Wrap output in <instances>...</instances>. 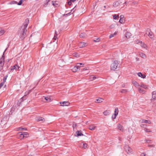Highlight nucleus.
<instances>
[{
  "label": "nucleus",
  "mask_w": 156,
  "mask_h": 156,
  "mask_svg": "<svg viewBox=\"0 0 156 156\" xmlns=\"http://www.w3.org/2000/svg\"><path fill=\"white\" fill-rule=\"evenodd\" d=\"M140 121L142 123L148 124H150L151 123V122L150 120H146L144 119H141Z\"/></svg>",
  "instance_id": "4468645a"
},
{
  "label": "nucleus",
  "mask_w": 156,
  "mask_h": 156,
  "mask_svg": "<svg viewBox=\"0 0 156 156\" xmlns=\"http://www.w3.org/2000/svg\"><path fill=\"white\" fill-rule=\"evenodd\" d=\"M137 75L139 77H140L142 78H145L146 77V76L143 74L141 72L138 73Z\"/></svg>",
  "instance_id": "412c9836"
},
{
  "label": "nucleus",
  "mask_w": 156,
  "mask_h": 156,
  "mask_svg": "<svg viewBox=\"0 0 156 156\" xmlns=\"http://www.w3.org/2000/svg\"><path fill=\"white\" fill-rule=\"evenodd\" d=\"M117 34V32L115 31L114 34H112L110 35L109 36V38H111L112 37H114V36L116 35Z\"/></svg>",
  "instance_id": "c85d7f7f"
},
{
  "label": "nucleus",
  "mask_w": 156,
  "mask_h": 156,
  "mask_svg": "<svg viewBox=\"0 0 156 156\" xmlns=\"http://www.w3.org/2000/svg\"><path fill=\"white\" fill-rule=\"evenodd\" d=\"M44 99L48 102H50L51 101V97L50 96L44 97Z\"/></svg>",
  "instance_id": "cd10ccee"
},
{
  "label": "nucleus",
  "mask_w": 156,
  "mask_h": 156,
  "mask_svg": "<svg viewBox=\"0 0 156 156\" xmlns=\"http://www.w3.org/2000/svg\"><path fill=\"white\" fill-rule=\"evenodd\" d=\"M140 86L146 90L148 89V85L144 84L143 83L140 84Z\"/></svg>",
  "instance_id": "f8f14e48"
},
{
  "label": "nucleus",
  "mask_w": 156,
  "mask_h": 156,
  "mask_svg": "<svg viewBox=\"0 0 156 156\" xmlns=\"http://www.w3.org/2000/svg\"><path fill=\"white\" fill-rule=\"evenodd\" d=\"M84 64L82 63H77L76 64V66H78V69H79L80 67H83L84 66Z\"/></svg>",
  "instance_id": "7c9ffc66"
},
{
  "label": "nucleus",
  "mask_w": 156,
  "mask_h": 156,
  "mask_svg": "<svg viewBox=\"0 0 156 156\" xmlns=\"http://www.w3.org/2000/svg\"><path fill=\"white\" fill-rule=\"evenodd\" d=\"M27 24H25L23 27H21V28L19 31V35L20 37L22 38H23L25 36V33L27 31L26 28L27 27Z\"/></svg>",
  "instance_id": "f257e3e1"
},
{
  "label": "nucleus",
  "mask_w": 156,
  "mask_h": 156,
  "mask_svg": "<svg viewBox=\"0 0 156 156\" xmlns=\"http://www.w3.org/2000/svg\"><path fill=\"white\" fill-rule=\"evenodd\" d=\"M87 144L86 143H81L80 144V147L82 148L86 149L87 147Z\"/></svg>",
  "instance_id": "9b49d317"
},
{
  "label": "nucleus",
  "mask_w": 156,
  "mask_h": 156,
  "mask_svg": "<svg viewBox=\"0 0 156 156\" xmlns=\"http://www.w3.org/2000/svg\"><path fill=\"white\" fill-rule=\"evenodd\" d=\"M118 108H115V112H114V114L112 116V118L113 119H115L116 116L118 115Z\"/></svg>",
  "instance_id": "6e6552de"
},
{
  "label": "nucleus",
  "mask_w": 156,
  "mask_h": 156,
  "mask_svg": "<svg viewBox=\"0 0 156 156\" xmlns=\"http://www.w3.org/2000/svg\"><path fill=\"white\" fill-rule=\"evenodd\" d=\"M103 100V99L102 98H99L96 100L95 102L96 103H101L102 102Z\"/></svg>",
  "instance_id": "a878e982"
},
{
  "label": "nucleus",
  "mask_w": 156,
  "mask_h": 156,
  "mask_svg": "<svg viewBox=\"0 0 156 156\" xmlns=\"http://www.w3.org/2000/svg\"><path fill=\"white\" fill-rule=\"evenodd\" d=\"M4 83L3 82H2L0 84V88H1L4 85Z\"/></svg>",
  "instance_id": "8fccbe9b"
},
{
  "label": "nucleus",
  "mask_w": 156,
  "mask_h": 156,
  "mask_svg": "<svg viewBox=\"0 0 156 156\" xmlns=\"http://www.w3.org/2000/svg\"><path fill=\"white\" fill-rule=\"evenodd\" d=\"M100 40H101V39L100 38H96L94 40V41L95 42H98L100 41Z\"/></svg>",
  "instance_id": "a19ab883"
},
{
  "label": "nucleus",
  "mask_w": 156,
  "mask_h": 156,
  "mask_svg": "<svg viewBox=\"0 0 156 156\" xmlns=\"http://www.w3.org/2000/svg\"><path fill=\"white\" fill-rule=\"evenodd\" d=\"M61 105L62 106H68L69 105V103L68 101H64L62 102H60Z\"/></svg>",
  "instance_id": "ddd939ff"
},
{
  "label": "nucleus",
  "mask_w": 156,
  "mask_h": 156,
  "mask_svg": "<svg viewBox=\"0 0 156 156\" xmlns=\"http://www.w3.org/2000/svg\"><path fill=\"white\" fill-rule=\"evenodd\" d=\"M71 1L74 2L76 1V0H70Z\"/></svg>",
  "instance_id": "052dcab7"
},
{
  "label": "nucleus",
  "mask_w": 156,
  "mask_h": 156,
  "mask_svg": "<svg viewBox=\"0 0 156 156\" xmlns=\"http://www.w3.org/2000/svg\"><path fill=\"white\" fill-rule=\"evenodd\" d=\"M88 69V67H86V68H84L83 69V71H85V70H87Z\"/></svg>",
  "instance_id": "864d4df0"
},
{
  "label": "nucleus",
  "mask_w": 156,
  "mask_h": 156,
  "mask_svg": "<svg viewBox=\"0 0 156 156\" xmlns=\"http://www.w3.org/2000/svg\"><path fill=\"white\" fill-rule=\"evenodd\" d=\"M124 149L127 153H129L132 151V150L128 145H126L124 147Z\"/></svg>",
  "instance_id": "423d86ee"
},
{
  "label": "nucleus",
  "mask_w": 156,
  "mask_h": 156,
  "mask_svg": "<svg viewBox=\"0 0 156 156\" xmlns=\"http://www.w3.org/2000/svg\"><path fill=\"white\" fill-rule=\"evenodd\" d=\"M19 67L17 64L14 65L13 66H12L10 69V71L11 72H15L19 70Z\"/></svg>",
  "instance_id": "20e7f679"
},
{
  "label": "nucleus",
  "mask_w": 156,
  "mask_h": 156,
  "mask_svg": "<svg viewBox=\"0 0 156 156\" xmlns=\"http://www.w3.org/2000/svg\"><path fill=\"white\" fill-rule=\"evenodd\" d=\"M81 37H84L86 36V34L84 33H81L80 35Z\"/></svg>",
  "instance_id": "c9c22d12"
},
{
  "label": "nucleus",
  "mask_w": 156,
  "mask_h": 156,
  "mask_svg": "<svg viewBox=\"0 0 156 156\" xmlns=\"http://www.w3.org/2000/svg\"><path fill=\"white\" fill-rule=\"evenodd\" d=\"M128 91V90L127 89H121L120 90V92L121 93H124V94L126 93Z\"/></svg>",
  "instance_id": "393cba45"
},
{
  "label": "nucleus",
  "mask_w": 156,
  "mask_h": 156,
  "mask_svg": "<svg viewBox=\"0 0 156 156\" xmlns=\"http://www.w3.org/2000/svg\"><path fill=\"white\" fill-rule=\"evenodd\" d=\"M115 25L114 24H112L109 27V29H112L114 28L115 27Z\"/></svg>",
  "instance_id": "de8ad7c7"
},
{
  "label": "nucleus",
  "mask_w": 156,
  "mask_h": 156,
  "mask_svg": "<svg viewBox=\"0 0 156 156\" xmlns=\"http://www.w3.org/2000/svg\"><path fill=\"white\" fill-rule=\"evenodd\" d=\"M56 36L55 35L54 37H53V39H55V40H56Z\"/></svg>",
  "instance_id": "4d7b16f0"
},
{
  "label": "nucleus",
  "mask_w": 156,
  "mask_h": 156,
  "mask_svg": "<svg viewBox=\"0 0 156 156\" xmlns=\"http://www.w3.org/2000/svg\"><path fill=\"white\" fill-rule=\"evenodd\" d=\"M23 136H24V137H28L29 134L27 133L26 132H23Z\"/></svg>",
  "instance_id": "f704fd0d"
},
{
  "label": "nucleus",
  "mask_w": 156,
  "mask_h": 156,
  "mask_svg": "<svg viewBox=\"0 0 156 156\" xmlns=\"http://www.w3.org/2000/svg\"><path fill=\"white\" fill-rule=\"evenodd\" d=\"M17 3V2L16 1H13L9 3H8V4H16Z\"/></svg>",
  "instance_id": "58836bf2"
},
{
  "label": "nucleus",
  "mask_w": 156,
  "mask_h": 156,
  "mask_svg": "<svg viewBox=\"0 0 156 156\" xmlns=\"http://www.w3.org/2000/svg\"><path fill=\"white\" fill-rule=\"evenodd\" d=\"M130 128H129V129H128V131L130 133L131 132L130 131V130L129 129Z\"/></svg>",
  "instance_id": "bf43d9fd"
},
{
  "label": "nucleus",
  "mask_w": 156,
  "mask_h": 156,
  "mask_svg": "<svg viewBox=\"0 0 156 156\" xmlns=\"http://www.w3.org/2000/svg\"><path fill=\"white\" fill-rule=\"evenodd\" d=\"M125 22V19L123 15H121L120 17L119 22L121 23H124Z\"/></svg>",
  "instance_id": "0eeeda50"
},
{
  "label": "nucleus",
  "mask_w": 156,
  "mask_h": 156,
  "mask_svg": "<svg viewBox=\"0 0 156 156\" xmlns=\"http://www.w3.org/2000/svg\"><path fill=\"white\" fill-rule=\"evenodd\" d=\"M7 76H5L3 79V83H5L6 82V80L7 79Z\"/></svg>",
  "instance_id": "37998d69"
},
{
  "label": "nucleus",
  "mask_w": 156,
  "mask_h": 156,
  "mask_svg": "<svg viewBox=\"0 0 156 156\" xmlns=\"http://www.w3.org/2000/svg\"><path fill=\"white\" fill-rule=\"evenodd\" d=\"M68 4L69 5H71V2H68Z\"/></svg>",
  "instance_id": "6e6d98bb"
},
{
  "label": "nucleus",
  "mask_w": 156,
  "mask_h": 156,
  "mask_svg": "<svg viewBox=\"0 0 156 156\" xmlns=\"http://www.w3.org/2000/svg\"><path fill=\"white\" fill-rule=\"evenodd\" d=\"M5 32V30L0 28V36L3 35Z\"/></svg>",
  "instance_id": "c756f323"
},
{
  "label": "nucleus",
  "mask_w": 156,
  "mask_h": 156,
  "mask_svg": "<svg viewBox=\"0 0 156 156\" xmlns=\"http://www.w3.org/2000/svg\"><path fill=\"white\" fill-rule=\"evenodd\" d=\"M136 43H140L141 44V46L142 48L147 50L148 49V47L144 43H142V41H136Z\"/></svg>",
  "instance_id": "39448f33"
},
{
  "label": "nucleus",
  "mask_w": 156,
  "mask_h": 156,
  "mask_svg": "<svg viewBox=\"0 0 156 156\" xmlns=\"http://www.w3.org/2000/svg\"><path fill=\"white\" fill-rule=\"evenodd\" d=\"M140 57L143 58H145L146 56L142 52H141L139 54Z\"/></svg>",
  "instance_id": "2f4dec72"
},
{
  "label": "nucleus",
  "mask_w": 156,
  "mask_h": 156,
  "mask_svg": "<svg viewBox=\"0 0 156 156\" xmlns=\"http://www.w3.org/2000/svg\"><path fill=\"white\" fill-rule=\"evenodd\" d=\"M87 45V44L84 42H80L79 44V46L80 48L83 47Z\"/></svg>",
  "instance_id": "dca6fc26"
},
{
  "label": "nucleus",
  "mask_w": 156,
  "mask_h": 156,
  "mask_svg": "<svg viewBox=\"0 0 156 156\" xmlns=\"http://www.w3.org/2000/svg\"><path fill=\"white\" fill-rule=\"evenodd\" d=\"M120 3V2L119 1L116 2L113 4V6L115 7H118Z\"/></svg>",
  "instance_id": "f3484780"
},
{
  "label": "nucleus",
  "mask_w": 156,
  "mask_h": 156,
  "mask_svg": "<svg viewBox=\"0 0 156 156\" xmlns=\"http://www.w3.org/2000/svg\"><path fill=\"white\" fill-rule=\"evenodd\" d=\"M76 126V124H73V129H74V128H75Z\"/></svg>",
  "instance_id": "3c124183"
},
{
  "label": "nucleus",
  "mask_w": 156,
  "mask_h": 156,
  "mask_svg": "<svg viewBox=\"0 0 156 156\" xmlns=\"http://www.w3.org/2000/svg\"><path fill=\"white\" fill-rule=\"evenodd\" d=\"M132 83L136 87H138L139 86H140V85L136 81H133L132 82Z\"/></svg>",
  "instance_id": "b1692460"
},
{
  "label": "nucleus",
  "mask_w": 156,
  "mask_h": 156,
  "mask_svg": "<svg viewBox=\"0 0 156 156\" xmlns=\"http://www.w3.org/2000/svg\"><path fill=\"white\" fill-rule=\"evenodd\" d=\"M83 134L80 131H78L76 132L75 134V136H83Z\"/></svg>",
  "instance_id": "2eb2a0df"
},
{
  "label": "nucleus",
  "mask_w": 156,
  "mask_h": 156,
  "mask_svg": "<svg viewBox=\"0 0 156 156\" xmlns=\"http://www.w3.org/2000/svg\"><path fill=\"white\" fill-rule=\"evenodd\" d=\"M125 4L126 5L127 4V2H125Z\"/></svg>",
  "instance_id": "680f3d73"
},
{
  "label": "nucleus",
  "mask_w": 156,
  "mask_h": 156,
  "mask_svg": "<svg viewBox=\"0 0 156 156\" xmlns=\"http://www.w3.org/2000/svg\"><path fill=\"white\" fill-rule=\"evenodd\" d=\"M138 90L140 93H142V94H145L146 92V91L144 90L141 89L140 87H139L138 88Z\"/></svg>",
  "instance_id": "aec40b11"
},
{
  "label": "nucleus",
  "mask_w": 156,
  "mask_h": 156,
  "mask_svg": "<svg viewBox=\"0 0 156 156\" xmlns=\"http://www.w3.org/2000/svg\"><path fill=\"white\" fill-rule=\"evenodd\" d=\"M140 126L141 127L144 128L145 129L147 127V125H145V124H142L140 125Z\"/></svg>",
  "instance_id": "a18cd8bd"
},
{
  "label": "nucleus",
  "mask_w": 156,
  "mask_h": 156,
  "mask_svg": "<svg viewBox=\"0 0 156 156\" xmlns=\"http://www.w3.org/2000/svg\"><path fill=\"white\" fill-rule=\"evenodd\" d=\"M78 66H76L72 69V70L73 72H75L77 71L78 69Z\"/></svg>",
  "instance_id": "5701e85b"
},
{
  "label": "nucleus",
  "mask_w": 156,
  "mask_h": 156,
  "mask_svg": "<svg viewBox=\"0 0 156 156\" xmlns=\"http://www.w3.org/2000/svg\"><path fill=\"white\" fill-rule=\"evenodd\" d=\"M118 65V62L116 60L114 61L111 64V69L112 70H115L117 67Z\"/></svg>",
  "instance_id": "f03ea898"
},
{
  "label": "nucleus",
  "mask_w": 156,
  "mask_h": 156,
  "mask_svg": "<svg viewBox=\"0 0 156 156\" xmlns=\"http://www.w3.org/2000/svg\"><path fill=\"white\" fill-rule=\"evenodd\" d=\"M55 34L56 35H57V34H57V32L56 31H55Z\"/></svg>",
  "instance_id": "13d9d810"
},
{
  "label": "nucleus",
  "mask_w": 156,
  "mask_h": 156,
  "mask_svg": "<svg viewBox=\"0 0 156 156\" xmlns=\"http://www.w3.org/2000/svg\"><path fill=\"white\" fill-rule=\"evenodd\" d=\"M23 0H20V1L18 3H17V4L18 5H21L23 3Z\"/></svg>",
  "instance_id": "49530a36"
},
{
  "label": "nucleus",
  "mask_w": 156,
  "mask_h": 156,
  "mask_svg": "<svg viewBox=\"0 0 156 156\" xmlns=\"http://www.w3.org/2000/svg\"><path fill=\"white\" fill-rule=\"evenodd\" d=\"M44 119L41 117H37L36 118V120L38 121H43Z\"/></svg>",
  "instance_id": "bb28decb"
},
{
  "label": "nucleus",
  "mask_w": 156,
  "mask_h": 156,
  "mask_svg": "<svg viewBox=\"0 0 156 156\" xmlns=\"http://www.w3.org/2000/svg\"><path fill=\"white\" fill-rule=\"evenodd\" d=\"M152 97L151 100H155V99H156V90L152 92Z\"/></svg>",
  "instance_id": "9d476101"
},
{
  "label": "nucleus",
  "mask_w": 156,
  "mask_h": 156,
  "mask_svg": "<svg viewBox=\"0 0 156 156\" xmlns=\"http://www.w3.org/2000/svg\"><path fill=\"white\" fill-rule=\"evenodd\" d=\"M96 78V77L93 76H91L90 77V79L91 80H93Z\"/></svg>",
  "instance_id": "c03bdc74"
},
{
  "label": "nucleus",
  "mask_w": 156,
  "mask_h": 156,
  "mask_svg": "<svg viewBox=\"0 0 156 156\" xmlns=\"http://www.w3.org/2000/svg\"><path fill=\"white\" fill-rule=\"evenodd\" d=\"M73 56L76 57H80V55L77 53H75L73 55Z\"/></svg>",
  "instance_id": "79ce46f5"
},
{
  "label": "nucleus",
  "mask_w": 156,
  "mask_h": 156,
  "mask_svg": "<svg viewBox=\"0 0 156 156\" xmlns=\"http://www.w3.org/2000/svg\"><path fill=\"white\" fill-rule=\"evenodd\" d=\"M50 1L49 0L48 1V2H46V4H45L44 5V6H45V7H46V5H47L48 3V2Z\"/></svg>",
  "instance_id": "603ef678"
},
{
  "label": "nucleus",
  "mask_w": 156,
  "mask_h": 156,
  "mask_svg": "<svg viewBox=\"0 0 156 156\" xmlns=\"http://www.w3.org/2000/svg\"><path fill=\"white\" fill-rule=\"evenodd\" d=\"M117 127L118 129L119 130L121 131L122 132H123L124 131V129L123 128V127L120 124H117Z\"/></svg>",
  "instance_id": "1a4fd4ad"
},
{
  "label": "nucleus",
  "mask_w": 156,
  "mask_h": 156,
  "mask_svg": "<svg viewBox=\"0 0 156 156\" xmlns=\"http://www.w3.org/2000/svg\"><path fill=\"white\" fill-rule=\"evenodd\" d=\"M136 59L137 60H139V58H136Z\"/></svg>",
  "instance_id": "e2e57ef3"
},
{
  "label": "nucleus",
  "mask_w": 156,
  "mask_h": 156,
  "mask_svg": "<svg viewBox=\"0 0 156 156\" xmlns=\"http://www.w3.org/2000/svg\"><path fill=\"white\" fill-rule=\"evenodd\" d=\"M119 17V16L116 14L114 15L113 16V18L114 20H116Z\"/></svg>",
  "instance_id": "e433bc0d"
},
{
  "label": "nucleus",
  "mask_w": 156,
  "mask_h": 156,
  "mask_svg": "<svg viewBox=\"0 0 156 156\" xmlns=\"http://www.w3.org/2000/svg\"><path fill=\"white\" fill-rule=\"evenodd\" d=\"M141 156H145V155L144 153H142L141 154Z\"/></svg>",
  "instance_id": "5fc2aeb1"
},
{
  "label": "nucleus",
  "mask_w": 156,
  "mask_h": 156,
  "mask_svg": "<svg viewBox=\"0 0 156 156\" xmlns=\"http://www.w3.org/2000/svg\"><path fill=\"white\" fill-rule=\"evenodd\" d=\"M24 138V136H23V132L21 133L20 135L19 138L20 139H22Z\"/></svg>",
  "instance_id": "72a5a7b5"
},
{
  "label": "nucleus",
  "mask_w": 156,
  "mask_h": 156,
  "mask_svg": "<svg viewBox=\"0 0 156 156\" xmlns=\"http://www.w3.org/2000/svg\"><path fill=\"white\" fill-rule=\"evenodd\" d=\"M6 85H5L4 86V87H6Z\"/></svg>",
  "instance_id": "0e129e2a"
},
{
  "label": "nucleus",
  "mask_w": 156,
  "mask_h": 156,
  "mask_svg": "<svg viewBox=\"0 0 156 156\" xmlns=\"http://www.w3.org/2000/svg\"><path fill=\"white\" fill-rule=\"evenodd\" d=\"M96 127V126L93 125H90L88 127L89 129L91 130H94Z\"/></svg>",
  "instance_id": "6ab92c4d"
},
{
  "label": "nucleus",
  "mask_w": 156,
  "mask_h": 156,
  "mask_svg": "<svg viewBox=\"0 0 156 156\" xmlns=\"http://www.w3.org/2000/svg\"><path fill=\"white\" fill-rule=\"evenodd\" d=\"M51 4L55 7H56L57 5V4L56 3V1H52L51 2Z\"/></svg>",
  "instance_id": "473e14b6"
},
{
  "label": "nucleus",
  "mask_w": 156,
  "mask_h": 156,
  "mask_svg": "<svg viewBox=\"0 0 156 156\" xmlns=\"http://www.w3.org/2000/svg\"><path fill=\"white\" fill-rule=\"evenodd\" d=\"M21 129V130H27V128H22L21 127L17 128V130H20Z\"/></svg>",
  "instance_id": "4c0bfd02"
},
{
  "label": "nucleus",
  "mask_w": 156,
  "mask_h": 156,
  "mask_svg": "<svg viewBox=\"0 0 156 156\" xmlns=\"http://www.w3.org/2000/svg\"><path fill=\"white\" fill-rule=\"evenodd\" d=\"M145 34L148 36L151 39H154V36L153 33L150 29H147V30Z\"/></svg>",
  "instance_id": "7ed1b4c3"
},
{
  "label": "nucleus",
  "mask_w": 156,
  "mask_h": 156,
  "mask_svg": "<svg viewBox=\"0 0 156 156\" xmlns=\"http://www.w3.org/2000/svg\"><path fill=\"white\" fill-rule=\"evenodd\" d=\"M4 59L2 58L0 59V67H2L4 64Z\"/></svg>",
  "instance_id": "a211bd4d"
},
{
  "label": "nucleus",
  "mask_w": 156,
  "mask_h": 156,
  "mask_svg": "<svg viewBox=\"0 0 156 156\" xmlns=\"http://www.w3.org/2000/svg\"><path fill=\"white\" fill-rule=\"evenodd\" d=\"M103 114L105 115H108L109 113V112L108 111H104L103 112Z\"/></svg>",
  "instance_id": "ea45409f"
},
{
  "label": "nucleus",
  "mask_w": 156,
  "mask_h": 156,
  "mask_svg": "<svg viewBox=\"0 0 156 156\" xmlns=\"http://www.w3.org/2000/svg\"><path fill=\"white\" fill-rule=\"evenodd\" d=\"M144 131L147 132H151V130L149 129H147L146 128L144 129Z\"/></svg>",
  "instance_id": "09e8293b"
},
{
  "label": "nucleus",
  "mask_w": 156,
  "mask_h": 156,
  "mask_svg": "<svg viewBox=\"0 0 156 156\" xmlns=\"http://www.w3.org/2000/svg\"><path fill=\"white\" fill-rule=\"evenodd\" d=\"M131 33L130 32H127L126 33V35H125V37L127 39H129L130 38V37L131 36Z\"/></svg>",
  "instance_id": "4be33fe9"
}]
</instances>
